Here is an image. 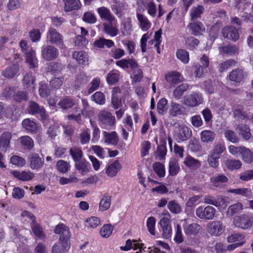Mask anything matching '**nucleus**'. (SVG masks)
<instances>
[{
	"instance_id": "55",
	"label": "nucleus",
	"mask_w": 253,
	"mask_h": 253,
	"mask_svg": "<svg viewBox=\"0 0 253 253\" xmlns=\"http://www.w3.org/2000/svg\"><path fill=\"white\" fill-rule=\"evenodd\" d=\"M201 148L200 143L199 140L196 138H193L191 139L188 144V149L194 152H197L199 151Z\"/></svg>"
},
{
	"instance_id": "56",
	"label": "nucleus",
	"mask_w": 253,
	"mask_h": 253,
	"mask_svg": "<svg viewBox=\"0 0 253 253\" xmlns=\"http://www.w3.org/2000/svg\"><path fill=\"white\" fill-rule=\"evenodd\" d=\"M114 4L111 5V8L118 17H121L123 10L124 4L122 3L119 2L117 0H114Z\"/></svg>"
},
{
	"instance_id": "25",
	"label": "nucleus",
	"mask_w": 253,
	"mask_h": 253,
	"mask_svg": "<svg viewBox=\"0 0 253 253\" xmlns=\"http://www.w3.org/2000/svg\"><path fill=\"white\" fill-rule=\"evenodd\" d=\"M215 138V134L211 130H204L200 133L201 140L204 143L212 142Z\"/></svg>"
},
{
	"instance_id": "22",
	"label": "nucleus",
	"mask_w": 253,
	"mask_h": 253,
	"mask_svg": "<svg viewBox=\"0 0 253 253\" xmlns=\"http://www.w3.org/2000/svg\"><path fill=\"white\" fill-rule=\"evenodd\" d=\"M104 142L108 144L117 145L119 142V136L115 131L108 132L104 131Z\"/></svg>"
},
{
	"instance_id": "62",
	"label": "nucleus",
	"mask_w": 253,
	"mask_h": 253,
	"mask_svg": "<svg viewBox=\"0 0 253 253\" xmlns=\"http://www.w3.org/2000/svg\"><path fill=\"white\" fill-rule=\"evenodd\" d=\"M91 98L96 103L99 105H103L105 102V95L100 91L95 92L92 95Z\"/></svg>"
},
{
	"instance_id": "9",
	"label": "nucleus",
	"mask_w": 253,
	"mask_h": 253,
	"mask_svg": "<svg viewBox=\"0 0 253 253\" xmlns=\"http://www.w3.org/2000/svg\"><path fill=\"white\" fill-rule=\"evenodd\" d=\"M221 33L224 38L235 42L239 38L238 30L232 25H228L223 27Z\"/></svg>"
},
{
	"instance_id": "47",
	"label": "nucleus",
	"mask_w": 253,
	"mask_h": 253,
	"mask_svg": "<svg viewBox=\"0 0 253 253\" xmlns=\"http://www.w3.org/2000/svg\"><path fill=\"white\" fill-rule=\"evenodd\" d=\"M168 100L165 98H161L157 103V108L159 114L164 115L168 110Z\"/></svg>"
},
{
	"instance_id": "35",
	"label": "nucleus",
	"mask_w": 253,
	"mask_h": 253,
	"mask_svg": "<svg viewBox=\"0 0 253 253\" xmlns=\"http://www.w3.org/2000/svg\"><path fill=\"white\" fill-rule=\"evenodd\" d=\"M184 164L187 167L192 169H196L201 166L200 161L190 156H187L184 161Z\"/></svg>"
},
{
	"instance_id": "49",
	"label": "nucleus",
	"mask_w": 253,
	"mask_h": 253,
	"mask_svg": "<svg viewBox=\"0 0 253 253\" xmlns=\"http://www.w3.org/2000/svg\"><path fill=\"white\" fill-rule=\"evenodd\" d=\"M88 163L85 161L81 160L79 162H76L75 167L79 170L82 174H85L86 172L89 171L88 168Z\"/></svg>"
},
{
	"instance_id": "63",
	"label": "nucleus",
	"mask_w": 253,
	"mask_h": 253,
	"mask_svg": "<svg viewBox=\"0 0 253 253\" xmlns=\"http://www.w3.org/2000/svg\"><path fill=\"white\" fill-rule=\"evenodd\" d=\"M56 167L61 173H64L68 171L70 165L67 162L60 160L57 162Z\"/></svg>"
},
{
	"instance_id": "36",
	"label": "nucleus",
	"mask_w": 253,
	"mask_h": 253,
	"mask_svg": "<svg viewBox=\"0 0 253 253\" xmlns=\"http://www.w3.org/2000/svg\"><path fill=\"white\" fill-rule=\"evenodd\" d=\"M189 87V85L184 83L177 86L173 91V95L175 98L180 99L185 92Z\"/></svg>"
},
{
	"instance_id": "57",
	"label": "nucleus",
	"mask_w": 253,
	"mask_h": 253,
	"mask_svg": "<svg viewBox=\"0 0 253 253\" xmlns=\"http://www.w3.org/2000/svg\"><path fill=\"white\" fill-rule=\"evenodd\" d=\"M113 229V227L111 224L104 225L100 230V235L104 238H108L112 234Z\"/></svg>"
},
{
	"instance_id": "34",
	"label": "nucleus",
	"mask_w": 253,
	"mask_h": 253,
	"mask_svg": "<svg viewBox=\"0 0 253 253\" xmlns=\"http://www.w3.org/2000/svg\"><path fill=\"white\" fill-rule=\"evenodd\" d=\"M11 138V133L8 132H3L0 138V147L2 151H6L8 148L10 140Z\"/></svg>"
},
{
	"instance_id": "48",
	"label": "nucleus",
	"mask_w": 253,
	"mask_h": 253,
	"mask_svg": "<svg viewBox=\"0 0 253 253\" xmlns=\"http://www.w3.org/2000/svg\"><path fill=\"white\" fill-rule=\"evenodd\" d=\"M113 23L109 24L104 23V30L105 33L111 37H115L118 34V30L113 26Z\"/></svg>"
},
{
	"instance_id": "39",
	"label": "nucleus",
	"mask_w": 253,
	"mask_h": 253,
	"mask_svg": "<svg viewBox=\"0 0 253 253\" xmlns=\"http://www.w3.org/2000/svg\"><path fill=\"white\" fill-rule=\"evenodd\" d=\"M204 10V7L201 5H197L193 6L190 10V17L192 21H194L201 17Z\"/></svg>"
},
{
	"instance_id": "14",
	"label": "nucleus",
	"mask_w": 253,
	"mask_h": 253,
	"mask_svg": "<svg viewBox=\"0 0 253 253\" xmlns=\"http://www.w3.org/2000/svg\"><path fill=\"white\" fill-rule=\"evenodd\" d=\"M19 70V66L17 63H14L6 68L2 71V75L7 79L14 78Z\"/></svg>"
},
{
	"instance_id": "3",
	"label": "nucleus",
	"mask_w": 253,
	"mask_h": 253,
	"mask_svg": "<svg viewBox=\"0 0 253 253\" xmlns=\"http://www.w3.org/2000/svg\"><path fill=\"white\" fill-rule=\"evenodd\" d=\"M46 40L51 44L61 46L62 48L64 46L62 35L53 28L50 27L48 29L46 35Z\"/></svg>"
},
{
	"instance_id": "30",
	"label": "nucleus",
	"mask_w": 253,
	"mask_h": 253,
	"mask_svg": "<svg viewBox=\"0 0 253 253\" xmlns=\"http://www.w3.org/2000/svg\"><path fill=\"white\" fill-rule=\"evenodd\" d=\"M210 181L214 187H219L222 183H226L228 181V177L223 174H218L211 178Z\"/></svg>"
},
{
	"instance_id": "15",
	"label": "nucleus",
	"mask_w": 253,
	"mask_h": 253,
	"mask_svg": "<svg viewBox=\"0 0 253 253\" xmlns=\"http://www.w3.org/2000/svg\"><path fill=\"white\" fill-rule=\"evenodd\" d=\"M64 3V10L65 12H71L81 8V3L79 0H63Z\"/></svg>"
},
{
	"instance_id": "6",
	"label": "nucleus",
	"mask_w": 253,
	"mask_h": 253,
	"mask_svg": "<svg viewBox=\"0 0 253 253\" xmlns=\"http://www.w3.org/2000/svg\"><path fill=\"white\" fill-rule=\"evenodd\" d=\"M98 117L101 125L105 128H110L115 124V117L107 111H101Z\"/></svg>"
},
{
	"instance_id": "1",
	"label": "nucleus",
	"mask_w": 253,
	"mask_h": 253,
	"mask_svg": "<svg viewBox=\"0 0 253 253\" xmlns=\"http://www.w3.org/2000/svg\"><path fill=\"white\" fill-rule=\"evenodd\" d=\"M203 100L202 93L195 91L184 96L182 104L187 107H195L202 104Z\"/></svg>"
},
{
	"instance_id": "38",
	"label": "nucleus",
	"mask_w": 253,
	"mask_h": 253,
	"mask_svg": "<svg viewBox=\"0 0 253 253\" xmlns=\"http://www.w3.org/2000/svg\"><path fill=\"white\" fill-rule=\"evenodd\" d=\"M19 140L20 144L25 149L31 150L33 148L34 145V141L29 136H21L19 138Z\"/></svg>"
},
{
	"instance_id": "13",
	"label": "nucleus",
	"mask_w": 253,
	"mask_h": 253,
	"mask_svg": "<svg viewBox=\"0 0 253 253\" xmlns=\"http://www.w3.org/2000/svg\"><path fill=\"white\" fill-rule=\"evenodd\" d=\"M185 108L182 105L171 101L169 109V113L173 117L183 115L184 114Z\"/></svg>"
},
{
	"instance_id": "19",
	"label": "nucleus",
	"mask_w": 253,
	"mask_h": 253,
	"mask_svg": "<svg viewBox=\"0 0 253 253\" xmlns=\"http://www.w3.org/2000/svg\"><path fill=\"white\" fill-rule=\"evenodd\" d=\"M192 131L187 126H181L179 127V132L177 134V138L180 141H185L192 136Z\"/></svg>"
},
{
	"instance_id": "21",
	"label": "nucleus",
	"mask_w": 253,
	"mask_h": 253,
	"mask_svg": "<svg viewBox=\"0 0 253 253\" xmlns=\"http://www.w3.org/2000/svg\"><path fill=\"white\" fill-rule=\"evenodd\" d=\"M244 77L243 70L238 68L233 70L228 75L229 80L236 83L241 82L243 80Z\"/></svg>"
},
{
	"instance_id": "50",
	"label": "nucleus",
	"mask_w": 253,
	"mask_h": 253,
	"mask_svg": "<svg viewBox=\"0 0 253 253\" xmlns=\"http://www.w3.org/2000/svg\"><path fill=\"white\" fill-rule=\"evenodd\" d=\"M167 152L166 141V140H163L161 142V144L157 147V154L158 156L160 157V159L162 160L165 158Z\"/></svg>"
},
{
	"instance_id": "52",
	"label": "nucleus",
	"mask_w": 253,
	"mask_h": 253,
	"mask_svg": "<svg viewBox=\"0 0 253 253\" xmlns=\"http://www.w3.org/2000/svg\"><path fill=\"white\" fill-rule=\"evenodd\" d=\"M168 207L169 210L173 213H179L181 211V207L175 200L170 201L168 203Z\"/></svg>"
},
{
	"instance_id": "37",
	"label": "nucleus",
	"mask_w": 253,
	"mask_h": 253,
	"mask_svg": "<svg viewBox=\"0 0 253 253\" xmlns=\"http://www.w3.org/2000/svg\"><path fill=\"white\" fill-rule=\"evenodd\" d=\"M73 57L81 64H85L88 61V54L83 51H75Z\"/></svg>"
},
{
	"instance_id": "40",
	"label": "nucleus",
	"mask_w": 253,
	"mask_h": 253,
	"mask_svg": "<svg viewBox=\"0 0 253 253\" xmlns=\"http://www.w3.org/2000/svg\"><path fill=\"white\" fill-rule=\"evenodd\" d=\"M111 202V197L110 196L103 195L99 203V210L102 211L107 210L110 207Z\"/></svg>"
},
{
	"instance_id": "51",
	"label": "nucleus",
	"mask_w": 253,
	"mask_h": 253,
	"mask_svg": "<svg viewBox=\"0 0 253 253\" xmlns=\"http://www.w3.org/2000/svg\"><path fill=\"white\" fill-rule=\"evenodd\" d=\"M153 168L155 172L160 177H163L165 175V169L164 165L160 162H155L153 165Z\"/></svg>"
},
{
	"instance_id": "60",
	"label": "nucleus",
	"mask_w": 253,
	"mask_h": 253,
	"mask_svg": "<svg viewBox=\"0 0 253 253\" xmlns=\"http://www.w3.org/2000/svg\"><path fill=\"white\" fill-rule=\"evenodd\" d=\"M225 150L226 148L223 143H217L214 145L213 150L211 154L220 157V155Z\"/></svg>"
},
{
	"instance_id": "12",
	"label": "nucleus",
	"mask_w": 253,
	"mask_h": 253,
	"mask_svg": "<svg viewBox=\"0 0 253 253\" xmlns=\"http://www.w3.org/2000/svg\"><path fill=\"white\" fill-rule=\"evenodd\" d=\"M29 167L33 169H39L43 165L44 159L41 158L37 153H33L29 155L28 157Z\"/></svg>"
},
{
	"instance_id": "5",
	"label": "nucleus",
	"mask_w": 253,
	"mask_h": 253,
	"mask_svg": "<svg viewBox=\"0 0 253 253\" xmlns=\"http://www.w3.org/2000/svg\"><path fill=\"white\" fill-rule=\"evenodd\" d=\"M54 233L59 235V241L70 244V232L69 228L63 223L58 224L54 230Z\"/></svg>"
},
{
	"instance_id": "17",
	"label": "nucleus",
	"mask_w": 253,
	"mask_h": 253,
	"mask_svg": "<svg viewBox=\"0 0 253 253\" xmlns=\"http://www.w3.org/2000/svg\"><path fill=\"white\" fill-rule=\"evenodd\" d=\"M220 49L223 54L236 56L239 54V48L236 45L229 44L220 47Z\"/></svg>"
},
{
	"instance_id": "58",
	"label": "nucleus",
	"mask_w": 253,
	"mask_h": 253,
	"mask_svg": "<svg viewBox=\"0 0 253 253\" xmlns=\"http://www.w3.org/2000/svg\"><path fill=\"white\" fill-rule=\"evenodd\" d=\"M240 154L242 155L243 160L247 163H250L252 162L253 157L252 153L250 149L244 147Z\"/></svg>"
},
{
	"instance_id": "61",
	"label": "nucleus",
	"mask_w": 253,
	"mask_h": 253,
	"mask_svg": "<svg viewBox=\"0 0 253 253\" xmlns=\"http://www.w3.org/2000/svg\"><path fill=\"white\" fill-rule=\"evenodd\" d=\"M40 95L43 97H47L50 93V89L48 86V84L46 83H41L39 89Z\"/></svg>"
},
{
	"instance_id": "26",
	"label": "nucleus",
	"mask_w": 253,
	"mask_h": 253,
	"mask_svg": "<svg viewBox=\"0 0 253 253\" xmlns=\"http://www.w3.org/2000/svg\"><path fill=\"white\" fill-rule=\"evenodd\" d=\"M227 199V197H221L218 199L220 201H217L213 197L211 196H206L204 197V202L207 204L212 205L215 207H219L223 205L225 202H226Z\"/></svg>"
},
{
	"instance_id": "42",
	"label": "nucleus",
	"mask_w": 253,
	"mask_h": 253,
	"mask_svg": "<svg viewBox=\"0 0 253 253\" xmlns=\"http://www.w3.org/2000/svg\"><path fill=\"white\" fill-rule=\"evenodd\" d=\"M236 63L237 62L234 59H227L219 64L218 70L220 73H222L227 70L229 68L235 66Z\"/></svg>"
},
{
	"instance_id": "8",
	"label": "nucleus",
	"mask_w": 253,
	"mask_h": 253,
	"mask_svg": "<svg viewBox=\"0 0 253 253\" xmlns=\"http://www.w3.org/2000/svg\"><path fill=\"white\" fill-rule=\"evenodd\" d=\"M42 55L45 60L51 61L58 57V50L53 45H46L43 47L42 50Z\"/></svg>"
},
{
	"instance_id": "33",
	"label": "nucleus",
	"mask_w": 253,
	"mask_h": 253,
	"mask_svg": "<svg viewBox=\"0 0 253 253\" xmlns=\"http://www.w3.org/2000/svg\"><path fill=\"white\" fill-rule=\"evenodd\" d=\"M75 104V100L69 96H66L62 98L58 103L60 107L63 109H68L71 108Z\"/></svg>"
},
{
	"instance_id": "10",
	"label": "nucleus",
	"mask_w": 253,
	"mask_h": 253,
	"mask_svg": "<svg viewBox=\"0 0 253 253\" xmlns=\"http://www.w3.org/2000/svg\"><path fill=\"white\" fill-rule=\"evenodd\" d=\"M207 229L211 235L218 236L223 232L224 226L221 221H213L208 224Z\"/></svg>"
},
{
	"instance_id": "46",
	"label": "nucleus",
	"mask_w": 253,
	"mask_h": 253,
	"mask_svg": "<svg viewBox=\"0 0 253 253\" xmlns=\"http://www.w3.org/2000/svg\"><path fill=\"white\" fill-rule=\"evenodd\" d=\"M227 191L228 193H231L236 195H240L244 197H247L251 193V190L246 188L229 189H228Z\"/></svg>"
},
{
	"instance_id": "54",
	"label": "nucleus",
	"mask_w": 253,
	"mask_h": 253,
	"mask_svg": "<svg viewBox=\"0 0 253 253\" xmlns=\"http://www.w3.org/2000/svg\"><path fill=\"white\" fill-rule=\"evenodd\" d=\"M23 81L24 85L27 88H34L35 77L31 74H27L24 77Z\"/></svg>"
},
{
	"instance_id": "27",
	"label": "nucleus",
	"mask_w": 253,
	"mask_h": 253,
	"mask_svg": "<svg viewBox=\"0 0 253 253\" xmlns=\"http://www.w3.org/2000/svg\"><path fill=\"white\" fill-rule=\"evenodd\" d=\"M224 164L226 168L230 170L239 169L242 166L241 161L232 158L225 161Z\"/></svg>"
},
{
	"instance_id": "18",
	"label": "nucleus",
	"mask_w": 253,
	"mask_h": 253,
	"mask_svg": "<svg viewBox=\"0 0 253 253\" xmlns=\"http://www.w3.org/2000/svg\"><path fill=\"white\" fill-rule=\"evenodd\" d=\"M30 226L34 235L41 240H43L45 238V235L42 227L37 222H32Z\"/></svg>"
},
{
	"instance_id": "4",
	"label": "nucleus",
	"mask_w": 253,
	"mask_h": 253,
	"mask_svg": "<svg viewBox=\"0 0 253 253\" xmlns=\"http://www.w3.org/2000/svg\"><path fill=\"white\" fill-rule=\"evenodd\" d=\"M54 233L59 235V241L70 244V232L69 228L63 223L58 224L54 230Z\"/></svg>"
},
{
	"instance_id": "45",
	"label": "nucleus",
	"mask_w": 253,
	"mask_h": 253,
	"mask_svg": "<svg viewBox=\"0 0 253 253\" xmlns=\"http://www.w3.org/2000/svg\"><path fill=\"white\" fill-rule=\"evenodd\" d=\"M86 77L84 73H80L78 75L73 84V87L75 89H78L82 85L86 84Z\"/></svg>"
},
{
	"instance_id": "7",
	"label": "nucleus",
	"mask_w": 253,
	"mask_h": 253,
	"mask_svg": "<svg viewBox=\"0 0 253 253\" xmlns=\"http://www.w3.org/2000/svg\"><path fill=\"white\" fill-rule=\"evenodd\" d=\"M196 214L201 219L211 220L214 217L215 209L210 206H207L205 208L201 207L196 210Z\"/></svg>"
},
{
	"instance_id": "20",
	"label": "nucleus",
	"mask_w": 253,
	"mask_h": 253,
	"mask_svg": "<svg viewBox=\"0 0 253 253\" xmlns=\"http://www.w3.org/2000/svg\"><path fill=\"white\" fill-rule=\"evenodd\" d=\"M26 62L30 68H35L38 64L36 52L32 48H30L26 53Z\"/></svg>"
},
{
	"instance_id": "44",
	"label": "nucleus",
	"mask_w": 253,
	"mask_h": 253,
	"mask_svg": "<svg viewBox=\"0 0 253 253\" xmlns=\"http://www.w3.org/2000/svg\"><path fill=\"white\" fill-rule=\"evenodd\" d=\"M22 126L25 129L31 132L36 131L38 128L36 123L29 119H26L23 121Z\"/></svg>"
},
{
	"instance_id": "16",
	"label": "nucleus",
	"mask_w": 253,
	"mask_h": 253,
	"mask_svg": "<svg viewBox=\"0 0 253 253\" xmlns=\"http://www.w3.org/2000/svg\"><path fill=\"white\" fill-rule=\"evenodd\" d=\"M97 12L100 18L112 23L115 21V18L107 8L102 6L97 9Z\"/></svg>"
},
{
	"instance_id": "11",
	"label": "nucleus",
	"mask_w": 253,
	"mask_h": 253,
	"mask_svg": "<svg viewBox=\"0 0 253 253\" xmlns=\"http://www.w3.org/2000/svg\"><path fill=\"white\" fill-rule=\"evenodd\" d=\"M27 111L30 114H40L42 119H45L46 115L44 109L42 106H40L37 102L30 101L29 102V105L27 108Z\"/></svg>"
},
{
	"instance_id": "41",
	"label": "nucleus",
	"mask_w": 253,
	"mask_h": 253,
	"mask_svg": "<svg viewBox=\"0 0 253 253\" xmlns=\"http://www.w3.org/2000/svg\"><path fill=\"white\" fill-rule=\"evenodd\" d=\"M237 130L244 139L248 140L251 137L250 129L249 126L245 125H239L237 127Z\"/></svg>"
},
{
	"instance_id": "53",
	"label": "nucleus",
	"mask_w": 253,
	"mask_h": 253,
	"mask_svg": "<svg viewBox=\"0 0 253 253\" xmlns=\"http://www.w3.org/2000/svg\"><path fill=\"white\" fill-rule=\"evenodd\" d=\"M137 17L140 23L141 28L144 30L148 29L151 26V23L148 19L143 14L137 13Z\"/></svg>"
},
{
	"instance_id": "2",
	"label": "nucleus",
	"mask_w": 253,
	"mask_h": 253,
	"mask_svg": "<svg viewBox=\"0 0 253 253\" xmlns=\"http://www.w3.org/2000/svg\"><path fill=\"white\" fill-rule=\"evenodd\" d=\"M253 223V218L250 215L245 214L237 215L233 220V224L236 227L244 230L251 227Z\"/></svg>"
},
{
	"instance_id": "29",
	"label": "nucleus",
	"mask_w": 253,
	"mask_h": 253,
	"mask_svg": "<svg viewBox=\"0 0 253 253\" xmlns=\"http://www.w3.org/2000/svg\"><path fill=\"white\" fill-rule=\"evenodd\" d=\"M13 176L18 179L19 180L22 181H29L32 179L34 176V174L31 171H23L21 172L14 171L13 172Z\"/></svg>"
},
{
	"instance_id": "43",
	"label": "nucleus",
	"mask_w": 253,
	"mask_h": 253,
	"mask_svg": "<svg viewBox=\"0 0 253 253\" xmlns=\"http://www.w3.org/2000/svg\"><path fill=\"white\" fill-rule=\"evenodd\" d=\"M70 154L75 162L82 160L83 156V153L81 149L76 147H73L70 148Z\"/></svg>"
},
{
	"instance_id": "31",
	"label": "nucleus",
	"mask_w": 253,
	"mask_h": 253,
	"mask_svg": "<svg viewBox=\"0 0 253 253\" xmlns=\"http://www.w3.org/2000/svg\"><path fill=\"white\" fill-rule=\"evenodd\" d=\"M116 65L122 68H128L130 67L132 69L136 68L138 66L137 63L132 59H122L117 61L116 62Z\"/></svg>"
},
{
	"instance_id": "59",
	"label": "nucleus",
	"mask_w": 253,
	"mask_h": 253,
	"mask_svg": "<svg viewBox=\"0 0 253 253\" xmlns=\"http://www.w3.org/2000/svg\"><path fill=\"white\" fill-rule=\"evenodd\" d=\"M179 167L178 162L172 160L169 163V173L170 175L174 176L177 174L179 170Z\"/></svg>"
},
{
	"instance_id": "64",
	"label": "nucleus",
	"mask_w": 253,
	"mask_h": 253,
	"mask_svg": "<svg viewBox=\"0 0 253 253\" xmlns=\"http://www.w3.org/2000/svg\"><path fill=\"white\" fill-rule=\"evenodd\" d=\"M100 224L99 219L95 216H91L86 220V226L94 228L99 226Z\"/></svg>"
},
{
	"instance_id": "28",
	"label": "nucleus",
	"mask_w": 253,
	"mask_h": 253,
	"mask_svg": "<svg viewBox=\"0 0 253 253\" xmlns=\"http://www.w3.org/2000/svg\"><path fill=\"white\" fill-rule=\"evenodd\" d=\"M121 168V165L118 161H115L109 165L106 169V173L108 176L113 177L115 176Z\"/></svg>"
},
{
	"instance_id": "32",
	"label": "nucleus",
	"mask_w": 253,
	"mask_h": 253,
	"mask_svg": "<svg viewBox=\"0 0 253 253\" xmlns=\"http://www.w3.org/2000/svg\"><path fill=\"white\" fill-rule=\"evenodd\" d=\"M243 209V204L241 203H237L235 204L230 206L227 211V216L231 217L234 215L238 214L241 212Z\"/></svg>"
},
{
	"instance_id": "23",
	"label": "nucleus",
	"mask_w": 253,
	"mask_h": 253,
	"mask_svg": "<svg viewBox=\"0 0 253 253\" xmlns=\"http://www.w3.org/2000/svg\"><path fill=\"white\" fill-rule=\"evenodd\" d=\"M167 81L171 84H175L183 81V78L180 74L176 72H172L165 77Z\"/></svg>"
},
{
	"instance_id": "24",
	"label": "nucleus",
	"mask_w": 253,
	"mask_h": 253,
	"mask_svg": "<svg viewBox=\"0 0 253 253\" xmlns=\"http://www.w3.org/2000/svg\"><path fill=\"white\" fill-rule=\"evenodd\" d=\"M70 248V244L58 242L52 248V253H66Z\"/></svg>"
}]
</instances>
